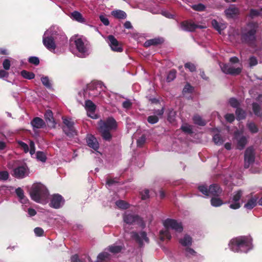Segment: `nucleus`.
<instances>
[{
  "mask_svg": "<svg viewBox=\"0 0 262 262\" xmlns=\"http://www.w3.org/2000/svg\"><path fill=\"white\" fill-rule=\"evenodd\" d=\"M101 21L105 25L108 26L110 24L109 20L107 17L103 15H100L99 16Z\"/></svg>",
  "mask_w": 262,
  "mask_h": 262,
  "instance_id": "obj_60",
  "label": "nucleus"
},
{
  "mask_svg": "<svg viewBox=\"0 0 262 262\" xmlns=\"http://www.w3.org/2000/svg\"><path fill=\"white\" fill-rule=\"evenodd\" d=\"M229 61V63H221L220 64L222 72L226 74L233 75L240 74L243 69V66L238 58L236 57H232L230 58Z\"/></svg>",
  "mask_w": 262,
  "mask_h": 262,
  "instance_id": "obj_6",
  "label": "nucleus"
},
{
  "mask_svg": "<svg viewBox=\"0 0 262 262\" xmlns=\"http://www.w3.org/2000/svg\"><path fill=\"white\" fill-rule=\"evenodd\" d=\"M64 203V200L61 195L55 194L52 196L50 206L55 209L62 207Z\"/></svg>",
  "mask_w": 262,
  "mask_h": 262,
  "instance_id": "obj_17",
  "label": "nucleus"
},
{
  "mask_svg": "<svg viewBox=\"0 0 262 262\" xmlns=\"http://www.w3.org/2000/svg\"><path fill=\"white\" fill-rule=\"evenodd\" d=\"M185 254L188 257H193L196 256V252L192 248L186 247L185 249Z\"/></svg>",
  "mask_w": 262,
  "mask_h": 262,
  "instance_id": "obj_39",
  "label": "nucleus"
},
{
  "mask_svg": "<svg viewBox=\"0 0 262 262\" xmlns=\"http://www.w3.org/2000/svg\"><path fill=\"white\" fill-rule=\"evenodd\" d=\"M107 39L109 46L113 51L118 52H121L123 51L121 45L114 36L109 35Z\"/></svg>",
  "mask_w": 262,
  "mask_h": 262,
  "instance_id": "obj_20",
  "label": "nucleus"
},
{
  "mask_svg": "<svg viewBox=\"0 0 262 262\" xmlns=\"http://www.w3.org/2000/svg\"><path fill=\"white\" fill-rule=\"evenodd\" d=\"M255 160V154L254 149L252 147H249L246 149L245 152L244 156V167L246 168H248L253 163Z\"/></svg>",
  "mask_w": 262,
  "mask_h": 262,
  "instance_id": "obj_15",
  "label": "nucleus"
},
{
  "mask_svg": "<svg viewBox=\"0 0 262 262\" xmlns=\"http://www.w3.org/2000/svg\"><path fill=\"white\" fill-rule=\"evenodd\" d=\"M116 206L120 209H126L129 207V205L123 200H119L116 202Z\"/></svg>",
  "mask_w": 262,
  "mask_h": 262,
  "instance_id": "obj_41",
  "label": "nucleus"
},
{
  "mask_svg": "<svg viewBox=\"0 0 262 262\" xmlns=\"http://www.w3.org/2000/svg\"><path fill=\"white\" fill-rule=\"evenodd\" d=\"M29 174V169L26 165H22L13 169V175L17 178H24Z\"/></svg>",
  "mask_w": 262,
  "mask_h": 262,
  "instance_id": "obj_19",
  "label": "nucleus"
},
{
  "mask_svg": "<svg viewBox=\"0 0 262 262\" xmlns=\"http://www.w3.org/2000/svg\"><path fill=\"white\" fill-rule=\"evenodd\" d=\"M86 140L88 145L90 148L97 151L99 145L97 139L92 135H88L86 137Z\"/></svg>",
  "mask_w": 262,
  "mask_h": 262,
  "instance_id": "obj_25",
  "label": "nucleus"
},
{
  "mask_svg": "<svg viewBox=\"0 0 262 262\" xmlns=\"http://www.w3.org/2000/svg\"><path fill=\"white\" fill-rule=\"evenodd\" d=\"M31 199L35 202L41 204L47 202L49 192L46 187L40 183H34L30 190Z\"/></svg>",
  "mask_w": 262,
  "mask_h": 262,
  "instance_id": "obj_5",
  "label": "nucleus"
},
{
  "mask_svg": "<svg viewBox=\"0 0 262 262\" xmlns=\"http://www.w3.org/2000/svg\"><path fill=\"white\" fill-rule=\"evenodd\" d=\"M36 158L37 160L42 162H45L47 159L45 154L42 151H37L36 154Z\"/></svg>",
  "mask_w": 262,
  "mask_h": 262,
  "instance_id": "obj_45",
  "label": "nucleus"
},
{
  "mask_svg": "<svg viewBox=\"0 0 262 262\" xmlns=\"http://www.w3.org/2000/svg\"><path fill=\"white\" fill-rule=\"evenodd\" d=\"M194 123L196 124L204 126L206 124V122L202 118L198 115H195L193 118Z\"/></svg>",
  "mask_w": 262,
  "mask_h": 262,
  "instance_id": "obj_38",
  "label": "nucleus"
},
{
  "mask_svg": "<svg viewBox=\"0 0 262 262\" xmlns=\"http://www.w3.org/2000/svg\"><path fill=\"white\" fill-rule=\"evenodd\" d=\"M159 236L162 241L169 239L171 238L169 230H160L159 232Z\"/></svg>",
  "mask_w": 262,
  "mask_h": 262,
  "instance_id": "obj_37",
  "label": "nucleus"
},
{
  "mask_svg": "<svg viewBox=\"0 0 262 262\" xmlns=\"http://www.w3.org/2000/svg\"><path fill=\"white\" fill-rule=\"evenodd\" d=\"M185 68L188 69L190 72H192L195 71V66L191 62H187L185 64Z\"/></svg>",
  "mask_w": 262,
  "mask_h": 262,
  "instance_id": "obj_54",
  "label": "nucleus"
},
{
  "mask_svg": "<svg viewBox=\"0 0 262 262\" xmlns=\"http://www.w3.org/2000/svg\"><path fill=\"white\" fill-rule=\"evenodd\" d=\"M163 225L166 229H183L181 222L172 219H167L163 221Z\"/></svg>",
  "mask_w": 262,
  "mask_h": 262,
  "instance_id": "obj_16",
  "label": "nucleus"
},
{
  "mask_svg": "<svg viewBox=\"0 0 262 262\" xmlns=\"http://www.w3.org/2000/svg\"><path fill=\"white\" fill-rule=\"evenodd\" d=\"M55 41H67V37L59 27L52 26L45 32L42 42L49 50L54 52L56 49Z\"/></svg>",
  "mask_w": 262,
  "mask_h": 262,
  "instance_id": "obj_1",
  "label": "nucleus"
},
{
  "mask_svg": "<svg viewBox=\"0 0 262 262\" xmlns=\"http://www.w3.org/2000/svg\"><path fill=\"white\" fill-rule=\"evenodd\" d=\"M63 122L65 125L63 129L65 134L70 138L77 135V132L74 127V122L71 118H62Z\"/></svg>",
  "mask_w": 262,
  "mask_h": 262,
  "instance_id": "obj_14",
  "label": "nucleus"
},
{
  "mask_svg": "<svg viewBox=\"0 0 262 262\" xmlns=\"http://www.w3.org/2000/svg\"><path fill=\"white\" fill-rule=\"evenodd\" d=\"M179 242L182 246L188 247L191 245L192 239L190 236L185 234L183 237L179 238Z\"/></svg>",
  "mask_w": 262,
  "mask_h": 262,
  "instance_id": "obj_28",
  "label": "nucleus"
},
{
  "mask_svg": "<svg viewBox=\"0 0 262 262\" xmlns=\"http://www.w3.org/2000/svg\"><path fill=\"white\" fill-rule=\"evenodd\" d=\"M132 236L140 245H142L144 242H148L146 234L143 231H140L139 232H133Z\"/></svg>",
  "mask_w": 262,
  "mask_h": 262,
  "instance_id": "obj_22",
  "label": "nucleus"
},
{
  "mask_svg": "<svg viewBox=\"0 0 262 262\" xmlns=\"http://www.w3.org/2000/svg\"><path fill=\"white\" fill-rule=\"evenodd\" d=\"M249 67H252L255 66L258 63V60L256 57L252 56L249 59Z\"/></svg>",
  "mask_w": 262,
  "mask_h": 262,
  "instance_id": "obj_49",
  "label": "nucleus"
},
{
  "mask_svg": "<svg viewBox=\"0 0 262 262\" xmlns=\"http://www.w3.org/2000/svg\"><path fill=\"white\" fill-rule=\"evenodd\" d=\"M233 139L236 143V148L243 149L248 143V138L243 135V130H236L234 133Z\"/></svg>",
  "mask_w": 262,
  "mask_h": 262,
  "instance_id": "obj_13",
  "label": "nucleus"
},
{
  "mask_svg": "<svg viewBox=\"0 0 262 262\" xmlns=\"http://www.w3.org/2000/svg\"><path fill=\"white\" fill-rule=\"evenodd\" d=\"M247 127L250 133L255 134L258 132V128L257 125L252 122H248Z\"/></svg>",
  "mask_w": 262,
  "mask_h": 262,
  "instance_id": "obj_36",
  "label": "nucleus"
},
{
  "mask_svg": "<svg viewBox=\"0 0 262 262\" xmlns=\"http://www.w3.org/2000/svg\"><path fill=\"white\" fill-rule=\"evenodd\" d=\"M211 24L213 28L217 30L220 34H221V31L226 28V24L219 23L215 19L212 20Z\"/></svg>",
  "mask_w": 262,
  "mask_h": 262,
  "instance_id": "obj_31",
  "label": "nucleus"
},
{
  "mask_svg": "<svg viewBox=\"0 0 262 262\" xmlns=\"http://www.w3.org/2000/svg\"><path fill=\"white\" fill-rule=\"evenodd\" d=\"M132 103L130 100H127L122 103V106L124 108L129 109L132 106Z\"/></svg>",
  "mask_w": 262,
  "mask_h": 262,
  "instance_id": "obj_64",
  "label": "nucleus"
},
{
  "mask_svg": "<svg viewBox=\"0 0 262 262\" xmlns=\"http://www.w3.org/2000/svg\"><path fill=\"white\" fill-rule=\"evenodd\" d=\"M102 84L100 82L90 84L88 88L84 91L83 95L85 98L89 97L93 98L96 97H100L101 99L104 98L103 94H105Z\"/></svg>",
  "mask_w": 262,
  "mask_h": 262,
  "instance_id": "obj_9",
  "label": "nucleus"
},
{
  "mask_svg": "<svg viewBox=\"0 0 262 262\" xmlns=\"http://www.w3.org/2000/svg\"><path fill=\"white\" fill-rule=\"evenodd\" d=\"M193 91V88L189 84H187L184 86L183 93V94H185L186 93H191Z\"/></svg>",
  "mask_w": 262,
  "mask_h": 262,
  "instance_id": "obj_55",
  "label": "nucleus"
},
{
  "mask_svg": "<svg viewBox=\"0 0 262 262\" xmlns=\"http://www.w3.org/2000/svg\"><path fill=\"white\" fill-rule=\"evenodd\" d=\"M71 45L75 49L74 54L80 58H85L91 53L92 48L90 42L83 36L75 35L70 39Z\"/></svg>",
  "mask_w": 262,
  "mask_h": 262,
  "instance_id": "obj_2",
  "label": "nucleus"
},
{
  "mask_svg": "<svg viewBox=\"0 0 262 262\" xmlns=\"http://www.w3.org/2000/svg\"><path fill=\"white\" fill-rule=\"evenodd\" d=\"M258 197L256 195H248L245 199L244 208L247 210H251L255 207L257 203Z\"/></svg>",
  "mask_w": 262,
  "mask_h": 262,
  "instance_id": "obj_18",
  "label": "nucleus"
},
{
  "mask_svg": "<svg viewBox=\"0 0 262 262\" xmlns=\"http://www.w3.org/2000/svg\"><path fill=\"white\" fill-rule=\"evenodd\" d=\"M154 115L149 116L147 118L148 122L150 124H155L159 121V118L162 117L164 113V108L154 111Z\"/></svg>",
  "mask_w": 262,
  "mask_h": 262,
  "instance_id": "obj_24",
  "label": "nucleus"
},
{
  "mask_svg": "<svg viewBox=\"0 0 262 262\" xmlns=\"http://www.w3.org/2000/svg\"><path fill=\"white\" fill-rule=\"evenodd\" d=\"M19 145L24 149V150L25 152H27L29 151V146L25 143L20 141V142H19Z\"/></svg>",
  "mask_w": 262,
  "mask_h": 262,
  "instance_id": "obj_62",
  "label": "nucleus"
},
{
  "mask_svg": "<svg viewBox=\"0 0 262 262\" xmlns=\"http://www.w3.org/2000/svg\"><path fill=\"white\" fill-rule=\"evenodd\" d=\"M85 108L87 112L88 115L93 118H97V115L95 114L96 106L91 100H86L85 103Z\"/></svg>",
  "mask_w": 262,
  "mask_h": 262,
  "instance_id": "obj_21",
  "label": "nucleus"
},
{
  "mask_svg": "<svg viewBox=\"0 0 262 262\" xmlns=\"http://www.w3.org/2000/svg\"><path fill=\"white\" fill-rule=\"evenodd\" d=\"M239 13L238 8L231 6L225 10V14L228 18H234L237 17Z\"/></svg>",
  "mask_w": 262,
  "mask_h": 262,
  "instance_id": "obj_26",
  "label": "nucleus"
},
{
  "mask_svg": "<svg viewBox=\"0 0 262 262\" xmlns=\"http://www.w3.org/2000/svg\"><path fill=\"white\" fill-rule=\"evenodd\" d=\"M141 199L142 200H146L149 197V190L144 189L141 192Z\"/></svg>",
  "mask_w": 262,
  "mask_h": 262,
  "instance_id": "obj_57",
  "label": "nucleus"
},
{
  "mask_svg": "<svg viewBox=\"0 0 262 262\" xmlns=\"http://www.w3.org/2000/svg\"><path fill=\"white\" fill-rule=\"evenodd\" d=\"M70 17L73 20L80 23H84L85 19L82 16V14L78 11H75L71 13Z\"/></svg>",
  "mask_w": 262,
  "mask_h": 262,
  "instance_id": "obj_30",
  "label": "nucleus"
},
{
  "mask_svg": "<svg viewBox=\"0 0 262 262\" xmlns=\"http://www.w3.org/2000/svg\"><path fill=\"white\" fill-rule=\"evenodd\" d=\"M252 110L254 114L262 119V112L261 110V105L257 102H254L252 104Z\"/></svg>",
  "mask_w": 262,
  "mask_h": 262,
  "instance_id": "obj_32",
  "label": "nucleus"
},
{
  "mask_svg": "<svg viewBox=\"0 0 262 262\" xmlns=\"http://www.w3.org/2000/svg\"><path fill=\"white\" fill-rule=\"evenodd\" d=\"M213 141L214 143L217 145H221L224 142V140L221 137V136L217 134H215L213 137Z\"/></svg>",
  "mask_w": 262,
  "mask_h": 262,
  "instance_id": "obj_44",
  "label": "nucleus"
},
{
  "mask_svg": "<svg viewBox=\"0 0 262 262\" xmlns=\"http://www.w3.org/2000/svg\"><path fill=\"white\" fill-rule=\"evenodd\" d=\"M225 118L226 120L229 122H233L235 119L234 115L233 114H227Z\"/></svg>",
  "mask_w": 262,
  "mask_h": 262,
  "instance_id": "obj_59",
  "label": "nucleus"
},
{
  "mask_svg": "<svg viewBox=\"0 0 262 262\" xmlns=\"http://www.w3.org/2000/svg\"><path fill=\"white\" fill-rule=\"evenodd\" d=\"M99 130L103 139L110 140L112 138L111 131L117 127V123L113 118H108L105 121L100 120L99 122Z\"/></svg>",
  "mask_w": 262,
  "mask_h": 262,
  "instance_id": "obj_7",
  "label": "nucleus"
},
{
  "mask_svg": "<svg viewBox=\"0 0 262 262\" xmlns=\"http://www.w3.org/2000/svg\"><path fill=\"white\" fill-rule=\"evenodd\" d=\"M163 40L160 38H154L147 40L144 43V46L148 47L152 45H157L161 43Z\"/></svg>",
  "mask_w": 262,
  "mask_h": 262,
  "instance_id": "obj_35",
  "label": "nucleus"
},
{
  "mask_svg": "<svg viewBox=\"0 0 262 262\" xmlns=\"http://www.w3.org/2000/svg\"><path fill=\"white\" fill-rule=\"evenodd\" d=\"M258 28L257 23H248L242 32V38L244 41L251 45L256 40L255 34Z\"/></svg>",
  "mask_w": 262,
  "mask_h": 262,
  "instance_id": "obj_8",
  "label": "nucleus"
},
{
  "mask_svg": "<svg viewBox=\"0 0 262 262\" xmlns=\"http://www.w3.org/2000/svg\"><path fill=\"white\" fill-rule=\"evenodd\" d=\"M21 75L25 78L27 79H33L35 77V75L32 72H29L26 70H23L21 72Z\"/></svg>",
  "mask_w": 262,
  "mask_h": 262,
  "instance_id": "obj_43",
  "label": "nucleus"
},
{
  "mask_svg": "<svg viewBox=\"0 0 262 262\" xmlns=\"http://www.w3.org/2000/svg\"><path fill=\"white\" fill-rule=\"evenodd\" d=\"M211 204L214 207H219L223 204V202L220 199L214 196L211 200Z\"/></svg>",
  "mask_w": 262,
  "mask_h": 262,
  "instance_id": "obj_40",
  "label": "nucleus"
},
{
  "mask_svg": "<svg viewBox=\"0 0 262 262\" xmlns=\"http://www.w3.org/2000/svg\"><path fill=\"white\" fill-rule=\"evenodd\" d=\"M41 81L42 84L47 88H50L51 86V83L49 78L47 76H43L41 78Z\"/></svg>",
  "mask_w": 262,
  "mask_h": 262,
  "instance_id": "obj_53",
  "label": "nucleus"
},
{
  "mask_svg": "<svg viewBox=\"0 0 262 262\" xmlns=\"http://www.w3.org/2000/svg\"><path fill=\"white\" fill-rule=\"evenodd\" d=\"M117 183V181L114 179L111 178H107L106 182V186L107 188H110L111 186L115 185Z\"/></svg>",
  "mask_w": 262,
  "mask_h": 262,
  "instance_id": "obj_51",
  "label": "nucleus"
},
{
  "mask_svg": "<svg viewBox=\"0 0 262 262\" xmlns=\"http://www.w3.org/2000/svg\"><path fill=\"white\" fill-rule=\"evenodd\" d=\"M123 247L114 244L105 249L104 251L100 253L97 256L95 262H107L112 258V255L119 253L121 251ZM72 262H92L89 256H85L84 258L79 260L77 255L71 257Z\"/></svg>",
  "mask_w": 262,
  "mask_h": 262,
  "instance_id": "obj_3",
  "label": "nucleus"
},
{
  "mask_svg": "<svg viewBox=\"0 0 262 262\" xmlns=\"http://www.w3.org/2000/svg\"><path fill=\"white\" fill-rule=\"evenodd\" d=\"M229 103L230 105L233 107L238 108L239 103L238 101L234 98H231L229 99Z\"/></svg>",
  "mask_w": 262,
  "mask_h": 262,
  "instance_id": "obj_52",
  "label": "nucleus"
},
{
  "mask_svg": "<svg viewBox=\"0 0 262 262\" xmlns=\"http://www.w3.org/2000/svg\"><path fill=\"white\" fill-rule=\"evenodd\" d=\"M198 189L203 194L208 196H218L222 192V189L216 184L210 185L208 188L206 185H202L199 186Z\"/></svg>",
  "mask_w": 262,
  "mask_h": 262,
  "instance_id": "obj_10",
  "label": "nucleus"
},
{
  "mask_svg": "<svg viewBox=\"0 0 262 262\" xmlns=\"http://www.w3.org/2000/svg\"><path fill=\"white\" fill-rule=\"evenodd\" d=\"M176 77V71L174 70H171L168 74L166 80L168 82L173 80Z\"/></svg>",
  "mask_w": 262,
  "mask_h": 262,
  "instance_id": "obj_46",
  "label": "nucleus"
},
{
  "mask_svg": "<svg viewBox=\"0 0 262 262\" xmlns=\"http://www.w3.org/2000/svg\"><path fill=\"white\" fill-rule=\"evenodd\" d=\"M31 124L34 129L41 128L43 127L45 124L43 120L39 117H35L31 121Z\"/></svg>",
  "mask_w": 262,
  "mask_h": 262,
  "instance_id": "obj_29",
  "label": "nucleus"
},
{
  "mask_svg": "<svg viewBox=\"0 0 262 262\" xmlns=\"http://www.w3.org/2000/svg\"><path fill=\"white\" fill-rule=\"evenodd\" d=\"M191 7L195 11H202L205 9L206 7L203 4L200 3L195 5H193Z\"/></svg>",
  "mask_w": 262,
  "mask_h": 262,
  "instance_id": "obj_47",
  "label": "nucleus"
},
{
  "mask_svg": "<svg viewBox=\"0 0 262 262\" xmlns=\"http://www.w3.org/2000/svg\"><path fill=\"white\" fill-rule=\"evenodd\" d=\"M24 210L28 212V216L30 217L33 216L36 214V210L31 208L27 209V210H26L25 208H24Z\"/></svg>",
  "mask_w": 262,
  "mask_h": 262,
  "instance_id": "obj_61",
  "label": "nucleus"
},
{
  "mask_svg": "<svg viewBox=\"0 0 262 262\" xmlns=\"http://www.w3.org/2000/svg\"><path fill=\"white\" fill-rule=\"evenodd\" d=\"M112 15L115 17L119 19H124L126 17V14L125 12L120 10L113 11L112 12Z\"/></svg>",
  "mask_w": 262,
  "mask_h": 262,
  "instance_id": "obj_34",
  "label": "nucleus"
},
{
  "mask_svg": "<svg viewBox=\"0 0 262 262\" xmlns=\"http://www.w3.org/2000/svg\"><path fill=\"white\" fill-rule=\"evenodd\" d=\"M29 62L35 65H38L39 63V58L37 57H30L28 60Z\"/></svg>",
  "mask_w": 262,
  "mask_h": 262,
  "instance_id": "obj_56",
  "label": "nucleus"
},
{
  "mask_svg": "<svg viewBox=\"0 0 262 262\" xmlns=\"http://www.w3.org/2000/svg\"><path fill=\"white\" fill-rule=\"evenodd\" d=\"M180 28L184 31H193L196 28H203V27L196 25L192 21H185L180 24Z\"/></svg>",
  "mask_w": 262,
  "mask_h": 262,
  "instance_id": "obj_23",
  "label": "nucleus"
},
{
  "mask_svg": "<svg viewBox=\"0 0 262 262\" xmlns=\"http://www.w3.org/2000/svg\"><path fill=\"white\" fill-rule=\"evenodd\" d=\"M123 220L126 224H136L142 228H145V224L142 219L139 215L132 213L125 212L123 215Z\"/></svg>",
  "mask_w": 262,
  "mask_h": 262,
  "instance_id": "obj_12",
  "label": "nucleus"
},
{
  "mask_svg": "<svg viewBox=\"0 0 262 262\" xmlns=\"http://www.w3.org/2000/svg\"><path fill=\"white\" fill-rule=\"evenodd\" d=\"M45 118L49 127L54 128L56 123L53 117V113L51 111L47 110L45 114Z\"/></svg>",
  "mask_w": 262,
  "mask_h": 262,
  "instance_id": "obj_27",
  "label": "nucleus"
},
{
  "mask_svg": "<svg viewBox=\"0 0 262 262\" xmlns=\"http://www.w3.org/2000/svg\"><path fill=\"white\" fill-rule=\"evenodd\" d=\"M236 119L238 120L243 119L246 117V113L245 111L239 108H237L236 110Z\"/></svg>",
  "mask_w": 262,
  "mask_h": 262,
  "instance_id": "obj_42",
  "label": "nucleus"
},
{
  "mask_svg": "<svg viewBox=\"0 0 262 262\" xmlns=\"http://www.w3.org/2000/svg\"><path fill=\"white\" fill-rule=\"evenodd\" d=\"M9 174L7 171L3 170L0 171V181H6L8 179Z\"/></svg>",
  "mask_w": 262,
  "mask_h": 262,
  "instance_id": "obj_50",
  "label": "nucleus"
},
{
  "mask_svg": "<svg viewBox=\"0 0 262 262\" xmlns=\"http://www.w3.org/2000/svg\"><path fill=\"white\" fill-rule=\"evenodd\" d=\"M243 194L242 190H238L234 192L230 197L228 203L229 204V208L232 209H237L241 206L243 201L241 200Z\"/></svg>",
  "mask_w": 262,
  "mask_h": 262,
  "instance_id": "obj_11",
  "label": "nucleus"
},
{
  "mask_svg": "<svg viewBox=\"0 0 262 262\" xmlns=\"http://www.w3.org/2000/svg\"><path fill=\"white\" fill-rule=\"evenodd\" d=\"M248 16L251 19H254L258 17H261L260 8L257 9L254 8L250 9Z\"/></svg>",
  "mask_w": 262,
  "mask_h": 262,
  "instance_id": "obj_33",
  "label": "nucleus"
},
{
  "mask_svg": "<svg viewBox=\"0 0 262 262\" xmlns=\"http://www.w3.org/2000/svg\"><path fill=\"white\" fill-rule=\"evenodd\" d=\"M251 236H239L231 239L228 244L230 250L234 252L247 253L253 248Z\"/></svg>",
  "mask_w": 262,
  "mask_h": 262,
  "instance_id": "obj_4",
  "label": "nucleus"
},
{
  "mask_svg": "<svg viewBox=\"0 0 262 262\" xmlns=\"http://www.w3.org/2000/svg\"><path fill=\"white\" fill-rule=\"evenodd\" d=\"M145 142V137L144 136H141L137 141L138 146H142Z\"/></svg>",
  "mask_w": 262,
  "mask_h": 262,
  "instance_id": "obj_63",
  "label": "nucleus"
},
{
  "mask_svg": "<svg viewBox=\"0 0 262 262\" xmlns=\"http://www.w3.org/2000/svg\"><path fill=\"white\" fill-rule=\"evenodd\" d=\"M181 129L185 133L189 134L192 133V126L188 124H183L181 126Z\"/></svg>",
  "mask_w": 262,
  "mask_h": 262,
  "instance_id": "obj_48",
  "label": "nucleus"
},
{
  "mask_svg": "<svg viewBox=\"0 0 262 262\" xmlns=\"http://www.w3.org/2000/svg\"><path fill=\"white\" fill-rule=\"evenodd\" d=\"M29 151L31 155H33L35 153V147L34 143L33 141H30L29 143Z\"/></svg>",
  "mask_w": 262,
  "mask_h": 262,
  "instance_id": "obj_58",
  "label": "nucleus"
}]
</instances>
